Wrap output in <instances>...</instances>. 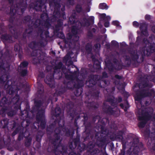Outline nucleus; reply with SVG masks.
<instances>
[{
    "mask_svg": "<svg viewBox=\"0 0 155 155\" xmlns=\"http://www.w3.org/2000/svg\"><path fill=\"white\" fill-rule=\"evenodd\" d=\"M139 119L141 120L139 124V127L141 128H142L144 127L147 120L150 119V116L146 114L143 115V116H139Z\"/></svg>",
    "mask_w": 155,
    "mask_h": 155,
    "instance_id": "f03ea898",
    "label": "nucleus"
},
{
    "mask_svg": "<svg viewBox=\"0 0 155 155\" xmlns=\"http://www.w3.org/2000/svg\"><path fill=\"white\" fill-rule=\"evenodd\" d=\"M6 99L5 98H3L1 101V106L4 105L6 103Z\"/></svg>",
    "mask_w": 155,
    "mask_h": 155,
    "instance_id": "423d86ee",
    "label": "nucleus"
},
{
    "mask_svg": "<svg viewBox=\"0 0 155 155\" xmlns=\"http://www.w3.org/2000/svg\"><path fill=\"white\" fill-rule=\"evenodd\" d=\"M120 106H121V107H122V108H123V105L122 104H120Z\"/></svg>",
    "mask_w": 155,
    "mask_h": 155,
    "instance_id": "aec40b11",
    "label": "nucleus"
},
{
    "mask_svg": "<svg viewBox=\"0 0 155 155\" xmlns=\"http://www.w3.org/2000/svg\"><path fill=\"white\" fill-rule=\"evenodd\" d=\"M108 7V6L105 3H101L99 6V8L103 9H107Z\"/></svg>",
    "mask_w": 155,
    "mask_h": 155,
    "instance_id": "20e7f679",
    "label": "nucleus"
},
{
    "mask_svg": "<svg viewBox=\"0 0 155 155\" xmlns=\"http://www.w3.org/2000/svg\"><path fill=\"white\" fill-rule=\"evenodd\" d=\"M76 10L78 12H80L81 10V8L80 6H77L76 8Z\"/></svg>",
    "mask_w": 155,
    "mask_h": 155,
    "instance_id": "9b49d317",
    "label": "nucleus"
},
{
    "mask_svg": "<svg viewBox=\"0 0 155 155\" xmlns=\"http://www.w3.org/2000/svg\"><path fill=\"white\" fill-rule=\"evenodd\" d=\"M152 31L155 33V26H153L152 28ZM151 45L152 46L155 47V38H150L148 40H144V47L142 48V50L144 55H149L150 53L154 51L155 48L154 47H151Z\"/></svg>",
    "mask_w": 155,
    "mask_h": 155,
    "instance_id": "f257e3e1",
    "label": "nucleus"
},
{
    "mask_svg": "<svg viewBox=\"0 0 155 155\" xmlns=\"http://www.w3.org/2000/svg\"><path fill=\"white\" fill-rule=\"evenodd\" d=\"M117 138H118L121 140H122L123 137L122 135H120V136H117Z\"/></svg>",
    "mask_w": 155,
    "mask_h": 155,
    "instance_id": "4468645a",
    "label": "nucleus"
},
{
    "mask_svg": "<svg viewBox=\"0 0 155 155\" xmlns=\"http://www.w3.org/2000/svg\"><path fill=\"white\" fill-rule=\"evenodd\" d=\"M133 25L135 27H137L139 25V23L137 21H134L133 23Z\"/></svg>",
    "mask_w": 155,
    "mask_h": 155,
    "instance_id": "1a4fd4ad",
    "label": "nucleus"
},
{
    "mask_svg": "<svg viewBox=\"0 0 155 155\" xmlns=\"http://www.w3.org/2000/svg\"><path fill=\"white\" fill-rule=\"evenodd\" d=\"M104 32H105V28H104Z\"/></svg>",
    "mask_w": 155,
    "mask_h": 155,
    "instance_id": "c85d7f7f",
    "label": "nucleus"
},
{
    "mask_svg": "<svg viewBox=\"0 0 155 155\" xmlns=\"http://www.w3.org/2000/svg\"><path fill=\"white\" fill-rule=\"evenodd\" d=\"M11 11L12 12H13V11H12V8H11Z\"/></svg>",
    "mask_w": 155,
    "mask_h": 155,
    "instance_id": "5701e85b",
    "label": "nucleus"
},
{
    "mask_svg": "<svg viewBox=\"0 0 155 155\" xmlns=\"http://www.w3.org/2000/svg\"><path fill=\"white\" fill-rule=\"evenodd\" d=\"M2 78H1V80H2Z\"/></svg>",
    "mask_w": 155,
    "mask_h": 155,
    "instance_id": "473e14b6",
    "label": "nucleus"
},
{
    "mask_svg": "<svg viewBox=\"0 0 155 155\" xmlns=\"http://www.w3.org/2000/svg\"><path fill=\"white\" fill-rule=\"evenodd\" d=\"M28 64L27 62L26 61H24L21 63V67H26Z\"/></svg>",
    "mask_w": 155,
    "mask_h": 155,
    "instance_id": "0eeeda50",
    "label": "nucleus"
},
{
    "mask_svg": "<svg viewBox=\"0 0 155 155\" xmlns=\"http://www.w3.org/2000/svg\"><path fill=\"white\" fill-rule=\"evenodd\" d=\"M14 155H17V154H15Z\"/></svg>",
    "mask_w": 155,
    "mask_h": 155,
    "instance_id": "c756f323",
    "label": "nucleus"
},
{
    "mask_svg": "<svg viewBox=\"0 0 155 155\" xmlns=\"http://www.w3.org/2000/svg\"><path fill=\"white\" fill-rule=\"evenodd\" d=\"M119 99H120V101L122 100V99L121 98H120Z\"/></svg>",
    "mask_w": 155,
    "mask_h": 155,
    "instance_id": "b1692460",
    "label": "nucleus"
},
{
    "mask_svg": "<svg viewBox=\"0 0 155 155\" xmlns=\"http://www.w3.org/2000/svg\"><path fill=\"white\" fill-rule=\"evenodd\" d=\"M145 18L146 19H149L150 18V15H146L145 16Z\"/></svg>",
    "mask_w": 155,
    "mask_h": 155,
    "instance_id": "2eb2a0df",
    "label": "nucleus"
},
{
    "mask_svg": "<svg viewBox=\"0 0 155 155\" xmlns=\"http://www.w3.org/2000/svg\"><path fill=\"white\" fill-rule=\"evenodd\" d=\"M44 111H43H43H42V112H43V113H44Z\"/></svg>",
    "mask_w": 155,
    "mask_h": 155,
    "instance_id": "7c9ffc66",
    "label": "nucleus"
},
{
    "mask_svg": "<svg viewBox=\"0 0 155 155\" xmlns=\"http://www.w3.org/2000/svg\"><path fill=\"white\" fill-rule=\"evenodd\" d=\"M107 19L108 20H110V19H111V17H110V16H107V17H106Z\"/></svg>",
    "mask_w": 155,
    "mask_h": 155,
    "instance_id": "f3484780",
    "label": "nucleus"
},
{
    "mask_svg": "<svg viewBox=\"0 0 155 155\" xmlns=\"http://www.w3.org/2000/svg\"><path fill=\"white\" fill-rule=\"evenodd\" d=\"M147 96V95H142L141 96H142V97H144L146 96Z\"/></svg>",
    "mask_w": 155,
    "mask_h": 155,
    "instance_id": "4be33fe9",
    "label": "nucleus"
},
{
    "mask_svg": "<svg viewBox=\"0 0 155 155\" xmlns=\"http://www.w3.org/2000/svg\"><path fill=\"white\" fill-rule=\"evenodd\" d=\"M76 39H77V40H78V37H76Z\"/></svg>",
    "mask_w": 155,
    "mask_h": 155,
    "instance_id": "a878e982",
    "label": "nucleus"
},
{
    "mask_svg": "<svg viewBox=\"0 0 155 155\" xmlns=\"http://www.w3.org/2000/svg\"><path fill=\"white\" fill-rule=\"evenodd\" d=\"M118 76L117 75H116V77L117 78V77Z\"/></svg>",
    "mask_w": 155,
    "mask_h": 155,
    "instance_id": "bb28decb",
    "label": "nucleus"
},
{
    "mask_svg": "<svg viewBox=\"0 0 155 155\" xmlns=\"http://www.w3.org/2000/svg\"><path fill=\"white\" fill-rule=\"evenodd\" d=\"M136 100L137 101H139V98L138 97L137 98H136Z\"/></svg>",
    "mask_w": 155,
    "mask_h": 155,
    "instance_id": "412c9836",
    "label": "nucleus"
},
{
    "mask_svg": "<svg viewBox=\"0 0 155 155\" xmlns=\"http://www.w3.org/2000/svg\"><path fill=\"white\" fill-rule=\"evenodd\" d=\"M68 56V57H69V56L68 55H67L65 57L66 58Z\"/></svg>",
    "mask_w": 155,
    "mask_h": 155,
    "instance_id": "cd10ccee",
    "label": "nucleus"
},
{
    "mask_svg": "<svg viewBox=\"0 0 155 155\" xmlns=\"http://www.w3.org/2000/svg\"><path fill=\"white\" fill-rule=\"evenodd\" d=\"M45 81L46 83L47 84H50V82H51L52 81H53V75H51V78H48V77H47L46 78V79L45 80Z\"/></svg>",
    "mask_w": 155,
    "mask_h": 155,
    "instance_id": "39448f33",
    "label": "nucleus"
},
{
    "mask_svg": "<svg viewBox=\"0 0 155 155\" xmlns=\"http://www.w3.org/2000/svg\"><path fill=\"white\" fill-rule=\"evenodd\" d=\"M27 73V71L26 70H24L22 72L21 74L25 76Z\"/></svg>",
    "mask_w": 155,
    "mask_h": 155,
    "instance_id": "f8f14e48",
    "label": "nucleus"
},
{
    "mask_svg": "<svg viewBox=\"0 0 155 155\" xmlns=\"http://www.w3.org/2000/svg\"><path fill=\"white\" fill-rule=\"evenodd\" d=\"M140 29L142 33L147 35V32L146 31V26L145 24H143L140 26Z\"/></svg>",
    "mask_w": 155,
    "mask_h": 155,
    "instance_id": "7ed1b4c3",
    "label": "nucleus"
},
{
    "mask_svg": "<svg viewBox=\"0 0 155 155\" xmlns=\"http://www.w3.org/2000/svg\"><path fill=\"white\" fill-rule=\"evenodd\" d=\"M106 17V15L104 13L102 14L101 15V17L103 19H105Z\"/></svg>",
    "mask_w": 155,
    "mask_h": 155,
    "instance_id": "9d476101",
    "label": "nucleus"
},
{
    "mask_svg": "<svg viewBox=\"0 0 155 155\" xmlns=\"http://www.w3.org/2000/svg\"><path fill=\"white\" fill-rule=\"evenodd\" d=\"M42 123L41 124V125H42Z\"/></svg>",
    "mask_w": 155,
    "mask_h": 155,
    "instance_id": "2f4dec72",
    "label": "nucleus"
},
{
    "mask_svg": "<svg viewBox=\"0 0 155 155\" xmlns=\"http://www.w3.org/2000/svg\"><path fill=\"white\" fill-rule=\"evenodd\" d=\"M109 26V23L108 22H106L104 23V26L107 27H108Z\"/></svg>",
    "mask_w": 155,
    "mask_h": 155,
    "instance_id": "ddd939ff",
    "label": "nucleus"
},
{
    "mask_svg": "<svg viewBox=\"0 0 155 155\" xmlns=\"http://www.w3.org/2000/svg\"><path fill=\"white\" fill-rule=\"evenodd\" d=\"M98 47H99V48L100 47V45L99 44H97L95 45V47L96 48H98Z\"/></svg>",
    "mask_w": 155,
    "mask_h": 155,
    "instance_id": "dca6fc26",
    "label": "nucleus"
},
{
    "mask_svg": "<svg viewBox=\"0 0 155 155\" xmlns=\"http://www.w3.org/2000/svg\"><path fill=\"white\" fill-rule=\"evenodd\" d=\"M11 87V85L8 86V87L7 88V90H8L9 89V88H10Z\"/></svg>",
    "mask_w": 155,
    "mask_h": 155,
    "instance_id": "6ab92c4d",
    "label": "nucleus"
},
{
    "mask_svg": "<svg viewBox=\"0 0 155 155\" xmlns=\"http://www.w3.org/2000/svg\"><path fill=\"white\" fill-rule=\"evenodd\" d=\"M61 38H63L64 37V35L61 33Z\"/></svg>",
    "mask_w": 155,
    "mask_h": 155,
    "instance_id": "a211bd4d",
    "label": "nucleus"
},
{
    "mask_svg": "<svg viewBox=\"0 0 155 155\" xmlns=\"http://www.w3.org/2000/svg\"><path fill=\"white\" fill-rule=\"evenodd\" d=\"M112 24L113 25L117 26H118L119 25V22L117 21H113Z\"/></svg>",
    "mask_w": 155,
    "mask_h": 155,
    "instance_id": "6e6552de",
    "label": "nucleus"
},
{
    "mask_svg": "<svg viewBox=\"0 0 155 155\" xmlns=\"http://www.w3.org/2000/svg\"><path fill=\"white\" fill-rule=\"evenodd\" d=\"M21 11H22V12H23V9H22V8H21Z\"/></svg>",
    "mask_w": 155,
    "mask_h": 155,
    "instance_id": "393cba45",
    "label": "nucleus"
}]
</instances>
